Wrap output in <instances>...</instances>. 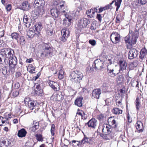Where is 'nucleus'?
Returning a JSON list of instances; mask_svg holds the SVG:
<instances>
[{"mask_svg":"<svg viewBox=\"0 0 147 147\" xmlns=\"http://www.w3.org/2000/svg\"><path fill=\"white\" fill-rule=\"evenodd\" d=\"M4 30L2 28H0V37H3L4 35Z\"/></svg>","mask_w":147,"mask_h":147,"instance_id":"13d9d810","label":"nucleus"},{"mask_svg":"<svg viewBox=\"0 0 147 147\" xmlns=\"http://www.w3.org/2000/svg\"><path fill=\"white\" fill-rule=\"evenodd\" d=\"M46 31L47 34L49 36H51L53 33V28L50 25H48L46 29Z\"/></svg>","mask_w":147,"mask_h":147,"instance_id":"c756f323","label":"nucleus"},{"mask_svg":"<svg viewBox=\"0 0 147 147\" xmlns=\"http://www.w3.org/2000/svg\"><path fill=\"white\" fill-rule=\"evenodd\" d=\"M36 139L38 141H42V136L40 134H36Z\"/></svg>","mask_w":147,"mask_h":147,"instance_id":"603ef678","label":"nucleus"},{"mask_svg":"<svg viewBox=\"0 0 147 147\" xmlns=\"http://www.w3.org/2000/svg\"><path fill=\"white\" fill-rule=\"evenodd\" d=\"M92 11H93V9H91L89 10H88V11L86 12V13L88 16L90 15V13L92 12Z\"/></svg>","mask_w":147,"mask_h":147,"instance_id":"774afa93","label":"nucleus"},{"mask_svg":"<svg viewBox=\"0 0 147 147\" xmlns=\"http://www.w3.org/2000/svg\"><path fill=\"white\" fill-rule=\"evenodd\" d=\"M19 94V92L18 91H15L13 92L12 95L13 97H15L18 95Z\"/></svg>","mask_w":147,"mask_h":147,"instance_id":"864d4df0","label":"nucleus"},{"mask_svg":"<svg viewBox=\"0 0 147 147\" xmlns=\"http://www.w3.org/2000/svg\"><path fill=\"white\" fill-rule=\"evenodd\" d=\"M65 2L62 1L55 0L53 1V5L55 7L51 10V15L55 18V20H60L61 13L63 14L65 11Z\"/></svg>","mask_w":147,"mask_h":147,"instance_id":"f03ea898","label":"nucleus"},{"mask_svg":"<svg viewBox=\"0 0 147 147\" xmlns=\"http://www.w3.org/2000/svg\"><path fill=\"white\" fill-rule=\"evenodd\" d=\"M21 9L24 11H27L30 8V4L27 1H24L22 4Z\"/></svg>","mask_w":147,"mask_h":147,"instance_id":"6ab92c4d","label":"nucleus"},{"mask_svg":"<svg viewBox=\"0 0 147 147\" xmlns=\"http://www.w3.org/2000/svg\"><path fill=\"white\" fill-rule=\"evenodd\" d=\"M34 3L36 7V11L40 15H42L45 12V1L43 0H36Z\"/></svg>","mask_w":147,"mask_h":147,"instance_id":"423d86ee","label":"nucleus"},{"mask_svg":"<svg viewBox=\"0 0 147 147\" xmlns=\"http://www.w3.org/2000/svg\"><path fill=\"white\" fill-rule=\"evenodd\" d=\"M42 27V24L40 23L36 24L34 26L36 31V35L38 36L39 37L40 35V31Z\"/></svg>","mask_w":147,"mask_h":147,"instance_id":"2eb2a0df","label":"nucleus"},{"mask_svg":"<svg viewBox=\"0 0 147 147\" xmlns=\"http://www.w3.org/2000/svg\"><path fill=\"white\" fill-rule=\"evenodd\" d=\"M17 63V60L14 56L11 57L9 61V66L11 69H13Z\"/></svg>","mask_w":147,"mask_h":147,"instance_id":"ddd939ff","label":"nucleus"},{"mask_svg":"<svg viewBox=\"0 0 147 147\" xmlns=\"http://www.w3.org/2000/svg\"><path fill=\"white\" fill-rule=\"evenodd\" d=\"M139 33L136 30L132 34L129 32L128 35L126 36L124 40L126 44L127 49H131L128 52V58L132 59L136 58L138 55V51L134 48H132L133 45L135 44L137 39L138 37Z\"/></svg>","mask_w":147,"mask_h":147,"instance_id":"f257e3e1","label":"nucleus"},{"mask_svg":"<svg viewBox=\"0 0 147 147\" xmlns=\"http://www.w3.org/2000/svg\"><path fill=\"white\" fill-rule=\"evenodd\" d=\"M112 112L113 113L117 115L120 114H122V111L121 110H120L118 108H115L112 110Z\"/></svg>","mask_w":147,"mask_h":147,"instance_id":"473e14b6","label":"nucleus"},{"mask_svg":"<svg viewBox=\"0 0 147 147\" xmlns=\"http://www.w3.org/2000/svg\"><path fill=\"white\" fill-rule=\"evenodd\" d=\"M21 75V74L20 72H17L16 73V77L18 78Z\"/></svg>","mask_w":147,"mask_h":147,"instance_id":"338daca9","label":"nucleus"},{"mask_svg":"<svg viewBox=\"0 0 147 147\" xmlns=\"http://www.w3.org/2000/svg\"><path fill=\"white\" fill-rule=\"evenodd\" d=\"M49 84L50 86L55 91H57L60 89L59 84L56 82L53 81H50Z\"/></svg>","mask_w":147,"mask_h":147,"instance_id":"a211bd4d","label":"nucleus"},{"mask_svg":"<svg viewBox=\"0 0 147 147\" xmlns=\"http://www.w3.org/2000/svg\"><path fill=\"white\" fill-rule=\"evenodd\" d=\"M120 35H119L118 36H117L116 37H115L114 40H111L113 43L116 44L120 42Z\"/></svg>","mask_w":147,"mask_h":147,"instance_id":"ea45409f","label":"nucleus"},{"mask_svg":"<svg viewBox=\"0 0 147 147\" xmlns=\"http://www.w3.org/2000/svg\"><path fill=\"white\" fill-rule=\"evenodd\" d=\"M147 53V50L146 48L144 47L142 49L140 52V58L141 59L144 58L146 56V55Z\"/></svg>","mask_w":147,"mask_h":147,"instance_id":"a878e982","label":"nucleus"},{"mask_svg":"<svg viewBox=\"0 0 147 147\" xmlns=\"http://www.w3.org/2000/svg\"><path fill=\"white\" fill-rule=\"evenodd\" d=\"M139 2H140V3L142 5L146 3V0H138Z\"/></svg>","mask_w":147,"mask_h":147,"instance_id":"e2e57ef3","label":"nucleus"},{"mask_svg":"<svg viewBox=\"0 0 147 147\" xmlns=\"http://www.w3.org/2000/svg\"><path fill=\"white\" fill-rule=\"evenodd\" d=\"M61 33L62 37H61V40L64 42L66 40L69 35V31L68 30L63 29L61 30Z\"/></svg>","mask_w":147,"mask_h":147,"instance_id":"4468645a","label":"nucleus"},{"mask_svg":"<svg viewBox=\"0 0 147 147\" xmlns=\"http://www.w3.org/2000/svg\"><path fill=\"white\" fill-rule=\"evenodd\" d=\"M83 98L80 97L77 98L75 100V104L78 107H81L82 105V100Z\"/></svg>","mask_w":147,"mask_h":147,"instance_id":"bb28decb","label":"nucleus"},{"mask_svg":"<svg viewBox=\"0 0 147 147\" xmlns=\"http://www.w3.org/2000/svg\"><path fill=\"white\" fill-rule=\"evenodd\" d=\"M131 86H136V87H139V82L136 80H134L131 82Z\"/></svg>","mask_w":147,"mask_h":147,"instance_id":"c03bdc74","label":"nucleus"},{"mask_svg":"<svg viewBox=\"0 0 147 147\" xmlns=\"http://www.w3.org/2000/svg\"><path fill=\"white\" fill-rule=\"evenodd\" d=\"M71 80L73 82L79 83L82 80L83 77L82 73L78 71H76L73 72L71 74Z\"/></svg>","mask_w":147,"mask_h":147,"instance_id":"39448f33","label":"nucleus"},{"mask_svg":"<svg viewBox=\"0 0 147 147\" xmlns=\"http://www.w3.org/2000/svg\"><path fill=\"white\" fill-rule=\"evenodd\" d=\"M13 142L9 139H8L5 137L1 138L0 140V147H7L8 146L12 145Z\"/></svg>","mask_w":147,"mask_h":147,"instance_id":"1a4fd4ad","label":"nucleus"},{"mask_svg":"<svg viewBox=\"0 0 147 147\" xmlns=\"http://www.w3.org/2000/svg\"><path fill=\"white\" fill-rule=\"evenodd\" d=\"M136 129L139 131L140 132L143 131V127L142 123L140 121H138L136 124Z\"/></svg>","mask_w":147,"mask_h":147,"instance_id":"cd10ccee","label":"nucleus"},{"mask_svg":"<svg viewBox=\"0 0 147 147\" xmlns=\"http://www.w3.org/2000/svg\"><path fill=\"white\" fill-rule=\"evenodd\" d=\"M94 140V139L93 138H88L86 137V136L84 135V137L81 142L80 141H77L79 143L81 142L82 144H84L86 143H89L90 144H92L93 143Z\"/></svg>","mask_w":147,"mask_h":147,"instance_id":"dca6fc26","label":"nucleus"},{"mask_svg":"<svg viewBox=\"0 0 147 147\" xmlns=\"http://www.w3.org/2000/svg\"><path fill=\"white\" fill-rule=\"evenodd\" d=\"M137 65V63L136 62L131 63L129 65V67L131 69H133L136 67Z\"/></svg>","mask_w":147,"mask_h":147,"instance_id":"49530a36","label":"nucleus"},{"mask_svg":"<svg viewBox=\"0 0 147 147\" xmlns=\"http://www.w3.org/2000/svg\"><path fill=\"white\" fill-rule=\"evenodd\" d=\"M35 91V94L37 95L38 96H40V95L43 92V90L41 88L40 85H37L36 86Z\"/></svg>","mask_w":147,"mask_h":147,"instance_id":"393cba45","label":"nucleus"},{"mask_svg":"<svg viewBox=\"0 0 147 147\" xmlns=\"http://www.w3.org/2000/svg\"><path fill=\"white\" fill-rule=\"evenodd\" d=\"M36 105V102L35 101H32L30 102L29 105V108L31 110H32L35 108Z\"/></svg>","mask_w":147,"mask_h":147,"instance_id":"2f4dec72","label":"nucleus"},{"mask_svg":"<svg viewBox=\"0 0 147 147\" xmlns=\"http://www.w3.org/2000/svg\"><path fill=\"white\" fill-rule=\"evenodd\" d=\"M135 102L136 105V109H137V110H138L140 107V99L138 97H137Z\"/></svg>","mask_w":147,"mask_h":147,"instance_id":"f704fd0d","label":"nucleus"},{"mask_svg":"<svg viewBox=\"0 0 147 147\" xmlns=\"http://www.w3.org/2000/svg\"><path fill=\"white\" fill-rule=\"evenodd\" d=\"M55 125L54 124H52L51 125V135L54 136L55 134Z\"/></svg>","mask_w":147,"mask_h":147,"instance_id":"a18cd8bd","label":"nucleus"},{"mask_svg":"<svg viewBox=\"0 0 147 147\" xmlns=\"http://www.w3.org/2000/svg\"><path fill=\"white\" fill-rule=\"evenodd\" d=\"M33 61V59L31 58L29 59H27L26 60V62L28 63H30Z\"/></svg>","mask_w":147,"mask_h":147,"instance_id":"69168bd1","label":"nucleus"},{"mask_svg":"<svg viewBox=\"0 0 147 147\" xmlns=\"http://www.w3.org/2000/svg\"><path fill=\"white\" fill-rule=\"evenodd\" d=\"M119 64L120 67V69L119 70L120 72H121V71H122L126 69L127 64L125 61H119Z\"/></svg>","mask_w":147,"mask_h":147,"instance_id":"4be33fe9","label":"nucleus"},{"mask_svg":"<svg viewBox=\"0 0 147 147\" xmlns=\"http://www.w3.org/2000/svg\"><path fill=\"white\" fill-rule=\"evenodd\" d=\"M97 119L100 121H103L104 120H105V117L104 115L100 114L97 116Z\"/></svg>","mask_w":147,"mask_h":147,"instance_id":"79ce46f5","label":"nucleus"},{"mask_svg":"<svg viewBox=\"0 0 147 147\" xmlns=\"http://www.w3.org/2000/svg\"><path fill=\"white\" fill-rule=\"evenodd\" d=\"M39 123L38 122H34V121L32 126L30 128V129L33 132H34L39 127Z\"/></svg>","mask_w":147,"mask_h":147,"instance_id":"b1692460","label":"nucleus"},{"mask_svg":"<svg viewBox=\"0 0 147 147\" xmlns=\"http://www.w3.org/2000/svg\"><path fill=\"white\" fill-rule=\"evenodd\" d=\"M96 24L95 22H93L91 26H90V29L92 30H95L96 29Z\"/></svg>","mask_w":147,"mask_h":147,"instance_id":"8fccbe9b","label":"nucleus"},{"mask_svg":"<svg viewBox=\"0 0 147 147\" xmlns=\"http://www.w3.org/2000/svg\"><path fill=\"white\" fill-rule=\"evenodd\" d=\"M5 120L6 119H3V117H0V126H2L3 124L6 123Z\"/></svg>","mask_w":147,"mask_h":147,"instance_id":"3c124183","label":"nucleus"},{"mask_svg":"<svg viewBox=\"0 0 147 147\" xmlns=\"http://www.w3.org/2000/svg\"><path fill=\"white\" fill-rule=\"evenodd\" d=\"M65 16V18L63 20V24L66 27H69L71 24L72 17L68 14L66 13L65 11L63 14Z\"/></svg>","mask_w":147,"mask_h":147,"instance_id":"9d476101","label":"nucleus"},{"mask_svg":"<svg viewBox=\"0 0 147 147\" xmlns=\"http://www.w3.org/2000/svg\"><path fill=\"white\" fill-rule=\"evenodd\" d=\"M107 9L106 7H100L99 9V13H101L103 11Z\"/></svg>","mask_w":147,"mask_h":147,"instance_id":"052dcab7","label":"nucleus"},{"mask_svg":"<svg viewBox=\"0 0 147 147\" xmlns=\"http://www.w3.org/2000/svg\"><path fill=\"white\" fill-rule=\"evenodd\" d=\"M89 42L92 46H94L96 44V41L94 40H90L89 41Z\"/></svg>","mask_w":147,"mask_h":147,"instance_id":"5fc2aeb1","label":"nucleus"},{"mask_svg":"<svg viewBox=\"0 0 147 147\" xmlns=\"http://www.w3.org/2000/svg\"><path fill=\"white\" fill-rule=\"evenodd\" d=\"M104 62L100 59L95 60L92 65L93 68L95 70H100L105 67Z\"/></svg>","mask_w":147,"mask_h":147,"instance_id":"6e6552de","label":"nucleus"},{"mask_svg":"<svg viewBox=\"0 0 147 147\" xmlns=\"http://www.w3.org/2000/svg\"><path fill=\"white\" fill-rule=\"evenodd\" d=\"M90 21L87 18H83L79 20L78 22V26L80 28L86 27L90 24Z\"/></svg>","mask_w":147,"mask_h":147,"instance_id":"9b49d317","label":"nucleus"},{"mask_svg":"<svg viewBox=\"0 0 147 147\" xmlns=\"http://www.w3.org/2000/svg\"><path fill=\"white\" fill-rule=\"evenodd\" d=\"M103 127L102 131L105 133L103 135V138L105 140L112 139L114 135V133L113 131V127L107 124L104 125Z\"/></svg>","mask_w":147,"mask_h":147,"instance_id":"20e7f679","label":"nucleus"},{"mask_svg":"<svg viewBox=\"0 0 147 147\" xmlns=\"http://www.w3.org/2000/svg\"><path fill=\"white\" fill-rule=\"evenodd\" d=\"M14 51L10 48H4L0 50V64L4 65L9 59L13 56Z\"/></svg>","mask_w":147,"mask_h":147,"instance_id":"7ed1b4c3","label":"nucleus"},{"mask_svg":"<svg viewBox=\"0 0 147 147\" xmlns=\"http://www.w3.org/2000/svg\"><path fill=\"white\" fill-rule=\"evenodd\" d=\"M101 93V90L100 89L94 90L92 92V95L94 98L98 99Z\"/></svg>","mask_w":147,"mask_h":147,"instance_id":"aec40b11","label":"nucleus"},{"mask_svg":"<svg viewBox=\"0 0 147 147\" xmlns=\"http://www.w3.org/2000/svg\"><path fill=\"white\" fill-rule=\"evenodd\" d=\"M64 96L62 95L61 93L58 92L55 94L53 95L51 97V99L54 101H60L63 100Z\"/></svg>","mask_w":147,"mask_h":147,"instance_id":"f8f14e48","label":"nucleus"},{"mask_svg":"<svg viewBox=\"0 0 147 147\" xmlns=\"http://www.w3.org/2000/svg\"><path fill=\"white\" fill-rule=\"evenodd\" d=\"M124 80V77L122 75L118 76L116 78V81L117 82H122Z\"/></svg>","mask_w":147,"mask_h":147,"instance_id":"de8ad7c7","label":"nucleus"},{"mask_svg":"<svg viewBox=\"0 0 147 147\" xmlns=\"http://www.w3.org/2000/svg\"><path fill=\"white\" fill-rule=\"evenodd\" d=\"M108 121L109 122H111V123L112 125H114V127L116 128L117 127V125L116 124V121L113 119V117H111L108 120Z\"/></svg>","mask_w":147,"mask_h":147,"instance_id":"c9c22d12","label":"nucleus"},{"mask_svg":"<svg viewBox=\"0 0 147 147\" xmlns=\"http://www.w3.org/2000/svg\"><path fill=\"white\" fill-rule=\"evenodd\" d=\"M86 124L88 125V127L94 129L96 128L97 125V121L94 118H92Z\"/></svg>","mask_w":147,"mask_h":147,"instance_id":"f3484780","label":"nucleus"},{"mask_svg":"<svg viewBox=\"0 0 147 147\" xmlns=\"http://www.w3.org/2000/svg\"><path fill=\"white\" fill-rule=\"evenodd\" d=\"M23 21L26 24V27H29L31 24V22L30 19L29 20L27 17V15L25 14L24 16Z\"/></svg>","mask_w":147,"mask_h":147,"instance_id":"412c9836","label":"nucleus"},{"mask_svg":"<svg viewBox=\"0 0 147 147\" xmlns=\"http://www.w3.org/2000/svg\"><path fill=\"white\" fill-rule=\"evenodd\" d=\"M2 72L5 77H6L9 73V71H7V68L6 67H4L2 68Z\"/></svg>","mask_w":147,"mask_h":147,"instance_id":"7c9ffc66","label":"nucleus"},{"mask_svg":"<svg viewBox=\"0 0 147 147\" xmlns=\"http://www.w3.org/2000/svg\"><path fill=\"white\" fill-rule=\"evenodd\" d=\"M26 41L24 37L21 36L20 38V44L22 46H24L26 44Z\"/></svg>","mask_w":147,"mask_h":147,"instance_id":"58836bf2","label":"nucleus"},{"mask_svg":"<svg viewBox=\"0 0 147 147\" xmlns=\"http://www.w3.org/2000/svg\"><path fill=\"white\" fill-rule=\"evenodd\" d=\"M11 116L9 114L7 113H5L3 115V119H6L5 120V121L6 123H8V120L9 119H10L11 117L10 116Z\"/></svg>","mask_w":147,"mask_h":147,"instance_id":"4c0bfd02","label":"nucleus"},{"mask_svg":"<svg viewBox=\"0 0 147 147\" xmlns=\"http://www.w3.org/2000/svg\"><path fill=\"white\" fill-rule=\"evenodd\" d=\"M96 18L98 19L100 23L102 21V17L100 14H98Z\"/></svg>","mask_w":147,"mask_h":147,"instance_id":"6e6d98bb","label":"nucleus"},{"mask_svg":"<svg viewBox=\"0 0 147 147\" xmlns=\"http://www.w3.org/2000/svg\"><path fill=\"white\" fill-rule=\"evenodd\" d=\"M38 14H40L39 13H38V12L35 13L34 11H32V13L31 14V16L32 17H36L37 15Z\"/></svg>","mask_w":147,"mask_h":147,"instance_id":"680f3d73","label":"nucleus"},{"mask_svg":"<svg viewBox=\"0 0 147 147\" xmlns=\"http://www.w3.org/2000/svg\"><path fill=\"white\" fill-rule=\"evenodd\" d=\"M43 48L41 53V56L47 58L51 57L53 50L51 46L48 44L45 43L43 46Z\"/></svg>","mask_w":147,"mask_h":147,"instance_id":"0eeeda50","label":"nucleus"},{"mask_svg":"<svg viewBox=\"0 0 147 147\" xmlns=\"http://www.w3.org/2000/svg\"><path fill=\"white\" fill-rule=\"evenodd\" d=\"M107 71L109 75L111 77H114L116 75V74L114 72L113 69H110L107 66Z\"/></svg>","mask_w":147,"mask_h":147,"instance_id":"72a5a7b5","label":"nucleus"},{"mask_svg":"<svg viewBox=\"0 0 147 147\" xmlns=\"http://www.w3.org/2000/svg\"><path fill=\"white\" fill-rule=\"evenodd\" d=\"M11 36L12 38L18 40L19 38V35L18 33L13 32L11 33Z\"/></svg>","mask_w":147,"mask_h":147,"instance_id":"e433bc0d","label":"nucleus"},{"mask_svg":"<svg viewBox=\"0 0 147 147\" xmlns=\"http://www.w3.org/2000/svg\"><path fill=\"white\" fill-rule=\"evenodd\" d=\"M120 15H117L116 18V22L117 23H120L121 19H120Z\"/></svg>","mask_w":147,"mask_h":147,"instance_id":"09e8293b","label":"nucleus"},{"mask_svg":"<svg viewBox=\"0 0 147 147\" xmlns=\"http://www.w3.org/2000/svg\"><path fill=\"white\" fill-rule=\"evenodd\" d=\"M87 117L88 116L84 112H83L82 115V119L84 120L87 118Z\"/></svg>","mask_w":147,"mask_h":147,"instance_id":"4d7b16f0","label":"nucleus"},{"mask_svg":"<svg viewBox=\"0 0 147 147\" xmlns=\"http://www.w3.org/2000/svg\"><path fill=\"white\" fill-rule=\"evenodd\" d=\"M6 9L7 11H9L11 9V6L10 4L7 5L6 7Z\"/></svg>","mask_w":147,"mask_h":147,"instance_id":"bf43d9fd","label":"nucleus"},{"mask_svg":"<svg viewBox=\"0 0 147 147\" xmlns=\"http://www.w3.org/2000/svg\"><path fill=\"white\" fill-rule=\"evenodd\" d=\"M64 72L62 69H61L59 71V74L58 75V78L61 80L64 77Z\"/></svg>","mask_w":147,"mask_h":147,"instance_id":"a19ab883","label":"nucleus"},{"mask_svg":"<svg viewBox=\"0 0 147 147\" xmlns=\"http://www.w3.org/2000/svg\"><path fill=\"white\" fill-rule=\"evenodd\" d=\"M121 3L119 2L117 0L115 2V5L117 6H120Z\"/></svg>","mask_w":147,"mask_h":147,"instance_id":"0e129e2a","label":"nucleus"},{"mask_svg":"<svg viewBox=\"0 0 147 147\" xmlns=\"http://www.w3.org/2000/svg\"><path fill=\"white\" fill-rule=\"evenodd\" d=\"M27 132L24 129L22 128L18 131V135L19 137L22 138L25 136Z\"/></svg>","mask_w":147,"mask_h":147,"instance_id":"5701e85b","label":"nucleus"},{"mask_svg":"<svg viewBox=\"0 0 147 147\" xmlns=\"http://www.w3.org/2000/svg\"><path fill=\"white\" fill-rule=\"evenodd\" d=\"M119 35H120L117 32H113L110 36L111 40H114L115 37H116L117 36H118Z\"/></svg>","mask_w":147,"mask_h":147,"instance_id":"37998d69","label":"nucleus"},{"mask_svg":"<svg viewBox=\"0 0 147 147\" xmlns=\"http://www.w3.org/2000/svg\"><path fill=\"white\" fill-rule=\"evenodd\" d=\"M35 34H36V32H35L32 30H29L27 31V35L30 39L33 38Z\"/></svg>","mask_w":147,"mask_h":147,"instance_id":"c85d7f7f","label":"nucleus"}]
</instances>
